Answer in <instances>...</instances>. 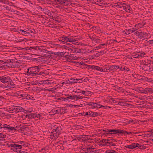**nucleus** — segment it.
Wrapping results in <instances>:
<instances>
[{"instance_id": "nucleus-19", "label": "nucleus", "mask_w": 153, "mask_h": 153, "mask_svg": "<svg viewBox=\"0 0 153 153\" xmlns=\"http://www.w3.org/2000/svg\"><path fill=\"white\" fill-rule=\"evenodd\" d=\"M91 66V68L92 69H95L98 71L102 72V71H103L102 68H101L100 67L95 65H92Z\"/></svg>"}, {"instance_id": "nucleus-2", "label": "nucleus", "mask_w": 153, "mask_h": 153, "mask_svg": "<svg viewBox=\"0 0 153 153\" xmlns=\"http://www.w3.org/2000/svg\"><path fill=\"white\" fill-rule=\"evenodd\" d=\"M41 68H40L39 66H35L30 68L27 69V73H28L29 75L31 74L32 76H36V75H41L42 76H44L45 74L44 72H40L39 74L38 72L40 70Z\"/></svg>"}, {"instance_id": "nucleus-49", "label": "nucleus", "mask_w": 153, "mask_h": 153, "mask_svg": "<svg viewBox=\"0 0 153 153\" xmlns=\"http://www.w3.org/2000/svg\"><path fill=\"white\" fill-rule=\"evenodd\" d=\"M57 88H58L57 85H56L52 88V90H53V92H55L54 91L55 90H56Z\"/></svg>"}, {"instance_id": "nucleus-5", "label": "nucleus", "mask_w": 153, "mask_h": 153, "mask_svg": "<svg viewBox=\"0 0 153 153\" xmlns=\"http://www.w3.org/2000/svg\"><path fill=\"white\" fill-rule=\"evenodd\" d=\"M3 131H7L8 132H13L16 131V129L14 127L12 126L11 125H8L6 124H3Z\"/></svg>"}, {"instance_id": "nucleus-29", "label": "nucleus", "mask_w": 153, "mask_h": 153, "mask_svg": "<svg viewBox=\"0 0 153 153\" xmlns=\"http://www.w3.org/2000/svg\"><path fill=\"white\" fill-rule=\"evenodd\" d=\"M15 106H13L12 107L10 108L7 109V111L10 113H13L15 112V108L14 107Z\"/></svg>"}, {"instance_id": "nucleus-42", "label": "nucleus", "mask_w": 153, "mask_h": 153, "mask_svg": "<svg viewBox=\"0 0 153 153\" xmlns=\"http://www.w3.org/2000/svg\"><path fill=\"white\" fill-rule=\"evenodd\" d=\"M97 106L96 107H97L96 108H103V105H101L100 104H99L98 103H96V105Z\"/></svg>"}, {"instance_id": "nucleus-16", "label": "nucleus", "mask_w": 153, "mask_h": 153, "mask_svg": "<svg viewBox=\"0 0 153 153\" xmlns=\"http://www.w3.org/2000/svg\"><path fill=\"white\" fill-rule=\"evenodd\" d=\"M115 101L114 99L112 98L110 96H107L106 99V101L107 102H110L113 103H115L114 102Z\"/></svg>"}, {"instance_id": "nucleus-26", "label": "nucleus", "mask_w": 153, "mask_h": 153, "mask_svg": "<svg viewBox=\"0 0 153 153\" xmlns=\"http://www.w3.org/2000/svg\"><path fill=\"white\" fill-rule=\"evenodd\" d=\"M103 2L104 1H103L100 0H95V3L96 4L101 6H102L103 4H104Z\"/></svg>"}, {"instance_id": "nucleus-18", "label": "nucleus", "mask_w": 153, "mask_h": 153, "mask_svg": "<svg viewBox=\"0 0 153 153\" xmlns=\"http://www.w3.org/2000/svg\"><path fill=\"white\" fill-rule=\"evenodd\" d=\"M124 5L123 6V7L124 10L126 11L127 12L129 13L130 12V7L129 5L125 4L124 3H123Z\"/></svg>"}, {"instance_id": "nucleus-17", "label": "nucleus", "mask_w": 153, "mask_h": 153, "mask_svg": "<svg viewBox=\"0 0 153 153\" xmlns=\"http://www.w3.org/2000/svg\"><path fill=\"white\" fill-rule=\"evenodd\" d=\"M45 58H40L38 59L36 58H34V59L33 60V61H34V62H36V63L43 62L45 63V60H44L43 59Z\"/></svg>"}, {"instance_id": "nucleus-12", "label": "nucleus", "mask_w": 153, "mask_h": 153, "mask_svg": "<svg viewBox=\"0 0 153 153\" xmlns=\"http://www.w3.org/2000/svg\"><path fill=\"white\" fill-rule=\"evenodd\" d=\"M138 145V143H132L131 145H127L125 146V147L126 148L133 149L137 147Z\"/></svg>"}, {"instance_id": "nucleus-55", "label": "nucleus", "mask_w": 153, "mask_h": 153, "mask_svg": "<svg viewBox=\"0 0 153 153\" xmlns=\"http://www.w3.org/2000/svg\"><path fill=\"white\" fill-rule=\"evenodd\" d=\"M45 91H51V92H53V90H52V88H50L49 89H45Z\"/></svg>"}, {"instance_id": "nucleus-58", "label": "nucleus", "mask_w": 153, "mask_h": 153, "mask_svg": "<svg viewBox=\"0 0 153 153\" xmlns=\"http://www.w3.org/2000/svg\"><path fill=\"white\" fill-rule=\"evenodd\" d=\"M110 153H116L117 152L115 150H110Z\"/></svg>"}, {"instance_id": "nucleus-9", "label": "nucleus", "mask_w": 153, "mask_h": 153, "mask_svg": "<svg viewBox=\"0 0 153 153\" xmlns=\"http://www.w3.org/2000/svg\"><path fill=\"white\" fill-rule=\"evenodd\" d=\"M111 134H123V133H124L126 132V131H124V130L121 129H111Z\"/></svg>"}, {"instance_id": "nucleus-46", "label": "nucleus", "mask_w": 153, "mask_h": 153, "mask_svg": "<svg viewBox=\"0 0 153 153\" xmlns=\"http://www.w3.org/2000/svg\"><path fill=\"white\" fill-rule=\"evenodd\" d=\"M60 99L61 100H62L63 101H65L66 100H68V98H67V97L66 98H63V97H61L60 98Z\"/></svg>"}, {"instance_id": "nucleus-13", "label": "nucleus", "mask_w": 153, "mask_h": 153, "mask_svg": "<svg viewBox=\"0 0 153 153\" xmlns=\"http://www.w3.org/2000/svg\"><path fill=\"white\" fill-rule=\"evenodd\" d=\"M14 107L15 108V112L16 113L24 111V109L21 106H15Z\"/></svg>"}, {"instance_id": "nucleus-39", "label": "nucleus", "mask_w": 153, "mask_h": 153, "mask_svg": "<svg viewBox=\"0 0 153 153\" xmlns=\"http://www.w3.org/2000/svg\"><path fill=\"white\" fill-rule=\"evenodd\" d=\"M96 103L93 102L92 104H91V106L89 107L90 108H92V109H94L96 108Z\"/></svg>"}, {"instance_id": "nucleus-56", "label": "nucleus", "mask_w": 153, "mask_h": 153, "mask_svg": "<svg viewBox=\"0 0 153 153\" xmlns=\"http://www.w3.org/2000/svg\"><path fill=\"white\" fill-rule=\"evenodd\" d=\"M137 25L138 26V27H139L140 28H141L143 26V25H142L141 24V23H138Z\"/></svg>"}, {"instance_id": "nucleus-62", "label": "nucleus", "mask_w": 153, "mask_h": 153, "mask_svg": "<svg viewBox=\"0 0 153 153\" xmlns=\"http://www.w3.org/2000/svg\"><path fill=\"white\" fill-rule=\"evenodd\" d=\"M148 42L150 44H153V39L149 40V41Z\"/></svg>"}, {"instance_id": "nucleus-59", "label": "nucleus", "mask_w": 153, "mask_h": 153, "mask_svg": "<svg viewBox=\"0 0 153 153\" xmlns=\"http://www.w3.org/2000/svg\"><path fill=\"white\" fill-rule=\"evenodd\" d=\"M147 98L148 99L153 100V96H151V97H148Z\"/></svg>"}, {"instance_id": "nucleus-44", "label": "nucleus", "mask_w": 153, "mask_h": 153, "mask_svg": "<svg viewBox=\"0 0 153 153\" xmlns=\"http://www.w3.org/2000/svg\"><path fill=\"white\" fill-rule=\"evenodd\" d=\"M31 98H33V97L30 96L29 95H27L26 96V99L27 100H30V99H31Z\"/></svg>"}, {"instance_id": "nucleus-11", "label": "nucleus", "mask_w": 153, "mask_h": 153, "mask_svg": "<svg viewBox=\"0 0 153 153\" xmlns=\"http://www.w3.org/2000/svg\"><path fill=\"white\" fill-rule=\"evenodd\" d=\"M62 39L66 42H72L73 43V42L75 41V40L74 39H72L68 36H62Z\"/></svg>"}, {"instance_id": "nucleus-50", "label": "nucleus", "mask_w": 153, "mask_h": 153, "mask_svg": "<svg viewBox=\"0 0 153 153\" xmlns=\"http://www.w3.org/2000/svg\"><path fill=\"white\" fill-rule=\"evenodd\" d=\"M19 30L21 31V32L23 33L22 34H26L27 33V32L26 31H25L24 30L20 29Z\"/></svg>"}, {"instance_id": "nucleus-8", "label": "nucleus", "mask_w": 153, "mask_h": 153, "mask_svg": "<svg viewBox=\"0 0 153 153\" xmlns=\"http://www.w3.org/2000/svg\"><path fill=\"white\" fill-rule=\"evenodd\" d=\"M46 54L45 55H47V56H45V57L47 56H49L48 55V54H57V55L59 56H64V55L65 54L67 53V54L68 53H67L66 52H65V53H63L62 52H57L56 53H55L53 52H51L49 51H47V52H46Z\"/></svg>"}, {"instance_id": "nucleus-10", "label": "nucleus", "mask_w": 153, "mask_h": 153, "mask_svg": "<svg viewBox=\"0 0 153 153\" xmlns=\"http://www.w3.org/2000/svg\"><path fill=\"white\" fill-rule=\"evenodd\" d=\"M46 116V114L45 113H40L38 114H35L34 115L33 117L37 118L40 120H42L45 118Z\"/></svg>"}, {"instance_id": "nucleus-63", "label": "nucleus", "mask_w": 153, "mask_h": 153, "mask_svg": "<svg viewBox=\"0 0 153 153\" xmlns=\"http://www.w3.org/2000/svg\"><path fill=\"white\" fill-rule=\"evenodd\" d=\"M93 102H88L87 105H89L90 106H91V104H92Z\"/></svg>"}, {"instance_id": "nucleus-60", "label": "nucleus", "mask_w": 153, "mask_h": 153, "mask_svg": "<svg viewBox=\"0 0 153 153\" xmlns=\"http://www.w3.org/2000/svg\"><path fill=\"white\" fill-rule=\"evenodd\" d=\"M124 131H126V132L124 133H123V134H130L131 133V132H127V131H125L124 130Z\"/></svg>"}, {"instance_id": "nucleus-53", "label": "nucleus", "mask_w": 153, "mask_h": 153, "mask_svg": "<svg viewBox=\"0 0 153 153\" xmlns=\"http://www.w3.org/2000/svg\"><path fill=\"white\" fill-rule=\"evenodd\" d=\"M109 144L110 146H116V145L115 143H113L112 142L109 143Z\"/></svg>"}, {"instance_id": "nucleus-64", "label": "nucleus", "mask_w": 153, "mask_h": 153, "mask_svg": "<svg viewBox=\"0 0 153 153\" xmlns=\"http://www.w3.org/2000/svg\"><path fill=\"white\" fill-rule=\"evenodd\" d=\"M43 82H44V80L40 81H39V84L42 85L43 84Z\"/></svg>"}, {"instance_id": "nucleus-36", "label": "nucleus", "mask_w": 153, "mask_h": 153, "mask_svg": "<svg viewBox=\"0 0 153 153\" xmlns=\"http://www.w3.org/2000/svg\"><path fill=\"white\" fill-rule=\"evenodd\" d=\"M84 98V97L82 96H79L75 95V100L76 101L78 100L79 99H82Z\"/></svg>"}, {"instance_id": "nucleus-48", "label": "nucleus", "mask_w": 153, "mask_h": 153, "mask_svg": "<svg viewBox=\"0 0 153 153\" xmlns=\"http://www.w3.org/2000/svg\"><path fill=\"white\" fill-rule=\"evenodd\" d=\"M140 91L142 93L146 94V92H145V89L142 88V90Z\"/></svg>"}, {"instance_id": "nucleus-21", "label": "nucleus", "mask_w": 153, "mask_h": 153, "mask_svg": "<svg viewBox=\"0 0 153 153\" xmlns=\"http://www.w3.org/2000/svg\"><path fill=\"white\" fill-rule=\"evenodd\" d=\"M135 35L138 36L139 37H142L143 35L144 34L143 32L141 30L136 32L134 33Z\"/></svg>"}, {"instance_id": "nucleus-40", "label": "nucleus", "mask_w": 153, "mask_h": 153, "mask_svg": "<svg viewBox=\"0 0 153 153\" xmlns=\"http://www.w3.org/2000/svg\"><path fill=\"white\" fill-rule=\"evenodd\" d=\"M6 137V135L5 134L0 133V140L5 138Z\"/></svg>"}, {"instance_id": "nucleus-54", "label": "nucleus", "mask_w": 153, "mask_h": 153, "mask_svg": "<svg viewBox=\"0 0 153 153\" xmlns=\"http://www.w3.org/2000/svg\"><path fill=\"white\" fill-rule=\"evenodd\" d=\"M62 47L63 48H64V49H67V50H68V48H69V47H67V46H66L65 45H63V46H62Z\"/></svg>"}, {"instance_id": "nucleus-27", "label": "nucleus", "mask_w": 153, "mask_h": 153, "mask_svg": "<svg viewBox=\"0 0 153 153\" xmlns=\"http://www.w3.org/2000/svg\"><path fill=\"white\" fill-rule=\"evenodd\" d=\"M48 149L47 147H45L41 149L39 151L40 152H42L43 153H47L48 152Z\"/></svg>"}, {"instance_id": "nucleus-57", "label": "nucleus", "mask_w": 153, "mask_h": 153, "mask_svg": "<svg viewBox=\"0 0 153 153\" xmlns=\"http://www.w3.org/2000/svg\"><path fill=\"white\" fill-rule=\"evenodd\" d=\"M27 48H29L28 49L29 50H30L32 49H36L37 48V47H30L29 48H28V47H27Z\"/></svg>"}, {"instance_id": "nucleus-20", "label": "nucleus", "mask_w": 153, "mask_h": 153, "mask_svg": "<svg viewBox=\"0 0 153 153\" xmlns=\"http://www.w3.org/2000/svg\"><path fill=\"white\" fill-rule=\"evenodd\" d=\"M59 112L60 111H59L56 109L53 108L49 112V113L50 114V115H54L57 113H59Z\"/></svg>"}, {"instance_id": "nucleus-14", "label": "nucleus", "mask_w": 153, "mask_h": 153, "mask_svg": "<svg viewBox=\"0 0 153 153\" xmlns=\"http://www.w3.org/2000/svg\"><path fill=\"white\" fill-rule=\"evenodd\" d=\"M16 143L19 144L20 146H22V148L23 147H27L28 146V144L27 142L25 141H18L16 142Z\"/></svg>"}, {"instance_id": "nucleus-43", "label": "nucleus", "mask_w": 153, "mask_h": 153, "mask_svg": "<svg viewBox=\"0 0 153 153\" xmlns=\"http://www.w3.org/2000/svg\"><path fill=\"white\" fill-rule=\"evenodd\" d=\"M24 112H25V111H26V112H27L28 113H31V112H32L33 110L31 108H29L27 110H24Z\"/></svg>"}, {"instance_id": "nucleus-28", "label": "nucleus", "mask_w": 153, "mask_h": 153, "mask_svg": "<svg viewBox=\"0 0 153 153\" xmlns=\"http://www.w3.org/2000/svg\"><path fill=\"white\" fill-rule=\"evenodd\" d=\"M102 72H106L108 70L109 71V67L107 65H105L102 67Z\"/></svg>"}, {"instance_id": "nucleus-22", "label": "nucleus", "mask_w": 153, "mask_h": 153, "mask_svg": "<svg viewBox=\"0 0 153 153\" xmlns=\"http://www.w3.org/2000/svg\"><path fill=\"white\" fill-rule=\"evenodd\" d=\"M119 68V67L118 66L113 65L109 67V71H115Z\"/></svg>"}, {"instance_id": "nucleus-34", "label": "nucleus", "mask_w": 153, "mask_h": 153, "mask_svg": "<svg viewBox=\"0 0 153 153\" xmlns=\"http://www.w3.org/2000/svg\"><path fill=\"white\" fill-rule=\"evenodd\" d=\"M103 131L106 134H111V129H106L103 130Z\"/></svg>"}, {"instance_id": "nucleus-32", "label": "nucleus", "mask_w": 153, "mask_h": 153, "mask_svg": "<svg viewBox=\"0 0 153 153\" xmlns=\"http://www.w3.org/2000/svg\"><path fill=\"white\" fill-rule=\"evenodd\" d=\"M54 83V82L51 80H45V85H49Z\"/></svg>"}, {"instance_id": "nucleus-1", "label": "nucleus", "mask_w": 153, "mask_h": 153, "mask_svg": "<svg viewBox=\"0 0 153 153\" xmlns=\"http://www.w3.org/2000/svg\"><path fill=\"white\" fill-rule=\"evenodd\" d=\"M0 82L6 85L7 87L9 88H14V85L13 83V82L9 76L5 75L0 76Z\"/></svg>"}, {"instance_id": "nucleus-24", "label": "nucleus", "mask_w": 153, "mask_h": 153, "mask_svg": "<svg viewBox=\"0 0 153 153\" xmlns=\"http://www.w3.org/2000/svg\"><path fill=\"white\" fill-rule=\"evenodd\" d=\"M66 59V61L68 62H71L73 63H79L78 62H76L74 61L75 60L78 59L77 58L76 59H74L73 58H65Z\"/></svg>"}, {"instance_id": "nucleus-23", "label": "nucleus", "mask_w": 153, "mask_h": 153, "mask_svg": "<svg viewBox=\"0 0 153 153\" xmlns=\"http://www.w3.org/2000/svg\"><path fill=\"white\" fill-rule=\"evenodd\" d=\"M145 92L146 94H148L150 93H153V88H145Z\"/></svg>"}, {"instance_id": "nucleus-4", "label": "nucleus", "mask_w": 153, "mask_h": 153, "mask_svg": "<svg viewBox=\"0 0 153 153\" xmlns=\"http://www.w3.org/2000/svg\"><path fill=\"white\" fill-rule=\"evenodd\" d=\"M61 134L60 128L57 127L55 129H53L50 135L51 139H56Z\"/></svg>"}, {"instance_id": "nucleus-37", "label": "nucleus", "mask_w": 153, "mask_h": 153, "mask_svg": "<svg viewBox=\"0 0 153 153\" xmlns=\"http://www.w3.org/2000/svg\"><path fill=\"white\" fill-rule=\"evenodd\" d=\"M66 96H68L67 97V98H68V99L71 100H75V95H67Z\"/></svg>"}, {"instance_id": "nucleus-25", "label": "nucleus", "mask_w": 153, "mask_h": 153, "mask_svg": "<svg viewBox=\"0 0 153 153\" xmlns=\"http://www.w3.org/2000/svg\"><path fill=\"white\" fill-rule=\"evenodd\" d=\"M12 61H10V62H14L15 63V65H20L17 64V63H19V64H21V63H22V61L20 60H18L16 59H12Z\"/></svg>"}, {"instance_id": "nucleus-6", "label": "nucleus", "mask_w": 153, "mask_h": 153, "mask_svg": "<svg viewBox=\"0 0 153 153\" xmlns=\"http://www.w3.org/2000/svg\"><path fill=\"white\" fill-rule=\"evenodd\" d=\"M8 146L10 147L13 148V149L14 151L22 149V146L19 144H17L16 143L13 142L12 143L8 144Z\"/></svg>"}, {"instance_id": "nucleus-61", "label": "nucleus", "mask_w": 153, "mask_h": 153, "mask_svg": "<svg viewBox=\"0 0 153 153\" xmlns=\"http://www.w3.org/2000/svg\"><path fill=\"white\" fill-rule=\"evenodd\" d=\"M106 45V44L105 43H104V44H101L100 45H99V46L98 47L100 48H101V47L102 46H103V45Z\"/></svg>"}, {"instance_id": "nucleus-38", "label": "nucleus", "mask_w": 153, "mask_h": 153, "mask_svg": "<svg viewBox=\"0 0 153 153\" xmlns=\"http://www.w3.org/2000/svg\"><path fill=\"white\" fill-rule=\"evenodd\" d=\"M145 80L147 82L151 83L153 82V79L151 78H148L146 77L145 78Z\"/></svg>"}, {"instance_id": "nucleus-52", "label": "nucleus", "mask_w": 153, "mask_h": 153, "mask_svg": "<svg viewBox=\"0 0 153 153\" xmlns=\"http://www.w3.org/2000/svg\"><path fill=\"white\" fill-rule=\"evenodd\" d=\"M66 45L68 46V47L69 48L70 47V48H72L73 47V45H72L71 44H70L69 43H66Z\"/></svg>"}, {"instance_id": "nucleus-30", "label": "nucleus", "mask_w": 153, "mask_h": 153, "mask_svg": "<svg viewBox=\"0 0 153 153\" xmlns=\"http://www.w3.org/2000/svg\"><path fill=\"white\" fill-rule=\"evenodd\" d=\"M119 69H120V70L122 71H130L129 68H128L126 66H125L124 67H121L120 68L119 67Z\"/></svg>"}, {"instance_id": "nucleus-41", "label": "nucleus", "mask_w": 153, "mask_h": 153, "mask_svg": "<svg viewBox=\"0 0 153 153\" xmlns=\"http://www.w3.org/2000/svg\"><path fill=\"white\" fill-rule=\"evenodd\" d=\"M145 53L144 52L140 53V54H138L139 56H137L136 57H144Z\"/></svg>"}, {"instance_id": "nucleus-15", "label": "nucleus", "mask_w": 153, "mask_h": 153, "mask_svg": "<svg viewBox=\"0 0 153 153\" xmlns=\"http://www.w3.org/2000/svg\"><path fill=\"white\" fill-rule=\"evenodd\" d=\"M57 2L63 5H66L68 4V1L67 0H56Z\"/></svg>"}, {"instance_id": "nucleus-33", "label": "nucleus", "mask_w": 153, "mask_h": 153, "mask_svg": "<svg viewBox=\"0 0 153 153\" xmlns=\"http://www.w3.org/2000/svg\"><path fill=\"white\" fill-rule=\"evenodd\" d=\"M79 80H80V79H75L71 78L70 79L71 81H69V82L72 83H76Z\"/></svg>"}, {"instance_id": "nucleus-3", "label": "nucleus", "mask_w": 153, "mask_h": 153, "mask_svg": "<svg viewBox=\"0 0 153 153\" xmlns=\"http://www.w3.org/2000/svg\"><path fill=\"white\" fill-rule=\"evenodd\" d=\"M82 145L84 152L82 153H92L93 152L90 151V149H92V148L91 143L89 141H84Z\"/></svg>"}, {"instance_id": "nucleus-7", "label": "nucleus", "mask_w": 153, "mask_h": 153, "mask_svg": "<svg viewBox=\"0 0 153 153\" xmlns=\"http://www.w3.org/2000/svg\"><path fill=\"white\" fill-rule=\"evenodd\" d=\"M82 114L84 116H87L88 117H96L99 115L97 112H93L91 111L86 112L85 113H82Z\"/></svg>"}, {"instance_id": "nucleus-45", "label": "nucleus", "mask_w": 153, "mask_h": 153, "mask_svg": "<svg viewBox=\"0 0 153 153\" xmlns=\"http://www.w3.org/2000/svg\"><path fill=\"white\" fill-rule=\"evenodd\" d=\"M83 104H80V105H72L73 106H74L75 107L78 108L79 107H81L83 106L82 105Z\"/></svg>"}, {"instance_id": "nucleus-47", "label": "nucleus", "mask_w": 153, "mask_h": 153, "mask_svg": "<svg viewBox=\"0 0 153 153\" xmlns=\"http://www.w3.org/2000/svg\"><path fill=\"white\" fill-rule=\"evenodd\" d=\"M3 124H2L0 123V131H3Z\"/></svg>"}, {"instance_id": "nucleus-35", "label": "nucleus", "mask_w": 153, "mask_h": 153, "mask_svg": "<svg viewBox=\"0 0 153 153\" xmlns=\"http://www.w3.org/2000/svg\"><path fill=\"white\" fill-rule=\"evenodd\" d=\"M138 147L141 149H146V147L143 145L139 144L138 143V145L137 146Z\"/></svg>"}, {"instance_id": "nucleus-31", "label": "nucleus", "mask_w": 153, "mask_h": 153, "mask_svg": "<svg viewBox=\"0 0 153 153\" xmlns=\"http://www.w3.org/2000/svg\"><path fill=\"white\" fill-rule=\"evenodd\" d=\"M91 92L89 91H82V93L85 96H88L91 94Z\"/></svg>"}, {"instance_id": "nucleus-51", "label": "nucleus", "mask_w": 153, "mask_h": 153, "mask_svg": "<svg viewBox=\"0 0 153 153\" xmlns=\"http://www.w3.org/2000/svg\"><path fill=\"white\" fill-rule=\"evenodd\" d=\"M111 107L108 106H103L102 108L107 109L111 108Z\"/></svg>"}]
</instances>
